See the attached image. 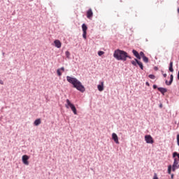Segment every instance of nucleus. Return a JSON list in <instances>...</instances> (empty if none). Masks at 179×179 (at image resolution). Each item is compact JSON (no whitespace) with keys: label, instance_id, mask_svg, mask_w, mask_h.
<instances>
[{"label":"nucleus","instance_id":"obj_14","mask_svg":"<svg viewBox=\"0 0 179 179\" xmlns=\"http://www.w3.org/2000/svg\"><path fill=\"white\" fill-rule=\"evenodd\" d=\"M169 70L171 72H173L174 71V69H173V62H170Z\"/></svg>","mask_w":179,"mask_h":179},{"label":"nucleus","instance_id":"obj_11","mask_svg":"<svg viewBox=\"0 0 179 179\" xmlns=\"http://www.w3.org/2000/svg\"><path fill=\"white\" fill-rule=\"evenodd\" d=\"M132 52L134 54V55L138 58V59H141V57L140 56L139 53L138 51H136V50H132Z\"/></svg>","mask_w":179,"mask_h":179},{"label":"nucleus","instance_id":"obj_5","mask_svg":"<svg viewBox=\"0 0 179 179\" xmlns=\"http://www.w3.org/2000/svg\"><path fill=\"white\" fill-rule=\"evenodd\" d=\"M29 159V157L27 155H24L22 157V162L24 165H29V162L28 161Z\"/></svg>","mask_w":179,"mask_h":179},{"label":"nucleus","instance_id":"obj_16","mask_svg":"<svg viewBox=\"0 0 179 179\" xmlns=\"http://www.w3.org/2000/svg\"><path fill=\"white\" fill-rule=\"evenodd\" d=\"M178 164H179V159H178L177 158H175L173 166L179 167Z\"/></svg>","mask_w":179,"mask_h":179},{"label":"nucleus","instance_id":"obj_7","mask_svg":"<svg viewBox=\"0 0 179 179\" xmlns=\"http://www.w3.org/2000/svg\"><path fill=\"white\" fill-rule=\"evenodd\" d=\"M93 17V12L92 9H89L87 12V17L89 19L92 18Z\"/></svg>","mask_w":179,"mask_h":179},{"label":"nucleus","instance_id":"obj_18","mask_svg":"<svg viewBox=\"0 0 179 179\" xmlns=\"http://www.w3.org/2000/svg\"><path fill=\"white\" fill-rule=\"evenodd\" d=\"M143 58V61L145 63H148L149 62V59L146 57V56H144Z\"/></svg>","mask_w":179,"mask_h":179},{"label":"nucleus","instance_id":"obj_19","mask_svg":"<svg viewBox=\"0 0 179 179\" xmlns=\"http://www.w3.org/2000/svg\"><path fill=\"white\" fill-rule=\"evenodd\" d=\"M171 171H172V166L170 165L168 166V173L171 174Z\"/></svg>","mask_w":179,"mask_h":179},{"label":"nucleus","instance_id":"obj_31","mask_svg":"<svg viewBox=\"0 0 179 179\" xmlns=\"http://www.w3.org/2000/svg\"><path fill=\"white\" fill-rule=\"evenodd\" d=\"M59 71H65V69H64V67H62L61 69H59Z\"/></svg>","mask_w":179,"mask_h":179},{"label":"nucleus","instance_id":"obj_35","mask_svg":"<svg viewBox=\"0 0 179 179\" xmlns=\"http://www.w3.org/2000/svg\"><path fill=\"white\" fill-rule=\"evenodd\" d=\"M0 84L3 85V82L0 80Z\"/></svg>","mask_w":179,"mask_h":179},{"label":"nucleus","instance_id":"obj_24","mask_svg":"<svg viewBox=\"0 0 179 179\" xmlns=\"http://www.w3.org/2000/svg\"><path fill=\"white\" fill-rule=\"evenodd\" d=\"M57 75H58L59 76H61L62 75V73H61L60 69H57Z\"/></svg>","mask_w":179,"mask_h":179},{"label":"nucleus","instance_id":"obj_10","mask_svg":"<svg viewBox=\"0 0 179 179\" xmlns=\"http://www.w3.org/2000/svg\"><path fill=\"white\" fill-rule=\"evenodd\" d=\"M173 75L171 74V76H170V81L169 83L168 82V80H166V85H171L173 82Z\"/></svg>","mask_w":179,"mask_h":179},{"label":"nucleus","instance_id":"obj_34","mask_svg":"<svg viewBox=\"0 0 179 179\" xmlns=\"http://www.w3.org/2000/svg\"><path fill=\"white\" fill-rule=\"evenodd\" d=\"M174 178V174H171V179H173Z\"/></svg>","mask_w":179,"mask_h":179},{"label":"nucleus","instance_id":"obj_12","mask_svg":"<svg viewBox=\"0 0 179 179\" xmlns=\"http://www.w3.org/2000/svg\"><path fill=\"white\" fill-rule=\"evenodd\" d=\"M157 90L163 94L164 95L165 93L168 92V90L166 88L163 87H159Z\"/></svg>","mask_w":179,"mask_h":179},{"label":"nucleus","instance_id":"obj_6","mask_svg":"<svg viewBox=\"0 0 179 179\" xmlns=\"http://www.w3.org/2000/svg\"><path fill=\"white\" fill-rule=\"evenodd\" d=\"M112 139L114 141L115 143L120 144L119 138L117 134L115 133L112 134Z\"/></svg>","mask_w":179,"mask_h":179},{"label":"nucleus","instance_id":"obj_22","mask_svg":"<svg viewBox=\"0 0 179 179\" xmlns=\"http://www.w3.org/2000/svg\"><path fill=\"white\" fill-rule=\"evenodd\" d=\"M105 54V52H103V51H99L98 52V55L99 56H101V55H104Z\"/></svg>","mask_w":179,"mask_h":179},{"label":"nucleus","instance_id":"obj_17","mask_svg":"<svg viewBox=\"0 0 179 179\" xmlns=\"http://www.w3.org/2000/svg\"><path fill=\"white\" fill-rule=\"evenodd\" d=\"M87 26L85 24H83L82 25V30H83V32H87Z\"/></svg>","mask_w":179,"mask_h":179},{"label":"nucleus","instance_id":"obj_1","mask_svg":"<svg viewBox=\"0 0 179 179\" xmlns=\"http://www.w3.org/2000/svg\"><path fill=\"white\" fill-rule=\"evenodd\" d=\"M66 80L69 83H71L73 87L76 88L78 91H80L81 92H84L85 91V87L76 78L66 76Z\"/></svg>","mask_w":179,"mask_h":179},{"label":"nucleus","instance_id":"obj_26","mask_svg":"<svg viewBox=\"0 0 179 179\" xmlns=\"http://www.w3.org/2000/svg\"><path fill=\"white\" fill-rule=\"evenodd\" d=\"M148 77L151 79H155L156 78V76H154V75H149Z\"/></svg>","mask_w":179,"mask_h":179},{"label":"nucleus","instance_id":"obj_21","mask_svg":"<svg viewBox=\"0 0 179 179\" xmlns=\"http://www.w3.org/2000/svg\"><path fill=\"white\" fill-rule=\"evenodd\" d=\"M131 64H133L135 66H137V65H138V63L136 60L131 61Z\"/></svg>","mask_w":179,"mask_h":179},{"label":"nucleus","instance_id":"obj_15","mask_svg":"<svg viewBox=\"0 0 179 179\" xmlns=\"http://www.w3.org/2000/svg\"><path fill=\"white\" fill-rule=\"evenodd\" d=\"M41 124V120L40 118L34 121V124L35 126H38V125H40Z\"/></svg>","mask_w":179,"mask_h":179},{"label":"nucleus","instance_id":"obj_13","mask_svg":"<svg viewBox=\"0 0 179 179\" xmlns=\"http://www.w3.org/2000/svg\"><path fill=\"white\" fill-rule=\"evenodd\" d=\"M134 60L137 62V64L139 66L141 69L143 70L144 69L143 64L141 62H140L138 59H135Z\"/></svg>","mask_w":179,"mask_h":179},{"label":"nucleus","instance_id":"obj_8","mask_svg":"<svg viewBox=\"0 0 179 179\" xmlns=\"http://www.w3.org/2000/svg\"><path fill=\"white\" fill-rule=\"evenodd\" d=\"M54 43H55V46L57 48H60L62 47V43L59 40H55L54 41Z\"/></svg>","mask_w":179,"mask_h":179},{"label":"nucleus","instance_id":"obj_37","mask_svg":"<svg viewBox=\"0 0 179 179\" xmlns=\"http://www.w3.org/2000/svg\"><path fill=\"white\" fill-rule=\"evenodd\" d=\"M146 85H150L149 83H146Z\"/></svg>","mask_w":179,"mask_h":179},{"label":"nucleus","instance_id":"obj_20","mask_svg":"<svg viewBox=\"0 0 179 179\" xmlns=\"http://www.w3.org/2000/svg\"><path fill=\"white\" fill-rule=\"evenodd\" d=\"M83 38L86 40L87 39V32L83 31Z\"/></svg>","mask_w":179,"mask_h":179},{"label":"nucleus","instance_id":"obj_32","mask_svg":"<svg viewBox=\"0 0 179 179\" xmlns=\"http://www.w3.org/2000/svg\"><path fill=\"white\" fill-rule=\"evenodd\" d=\"M157 85H153V89H157Z\"/></svg>","mask_w":179,"mask_h":179},{"label":"nucleus","instance_id":"obj_39","mask_svg":"<svg viewBox=\"0 0 179 179\" xmlns=\"http://www.w3.org/2000/svg\"><path fill=\"white\" fill-rule=\"evenodd\" d=\"M178 13H179V8H178Z\"/></svg>","mask_w":179,"mask_h":179},{"label":"nucleus","instance_id":"obj_36","mask_svg":"<svg viewBox=\"0 0 179 179\" xmlns=\"http://www.w3.org/2000/svg\"><path fill=\"white\" fill-rule=\"evenodd\" d=\"M178 79L179 80V71H178Z\"/></svg>","mask_w":179,"mask_h":179},{"label":"nucleus","instance_id":"obj_2","mask_svg":"<svg viewBox=\"0 0 179 179\" xmlns=\"http://www.w3.org/2000/svg\"><path fill=\"white\" fill-rule=\"evenodd\" d=\"M113 57L116 58L117 60L126 61L127 58L129 57L131 59V57L128 55V53L125 51L117 50L114 52Z\"/></svg>","mask_w":179,"mask_h":179},{"label":"nucleus","instance_id":"obj_3","mask_svg":"<svg viewBox=\"0 0 179 179\" xmlns=\"http://www.w3.org/2000/svg\"><path fill=\"white\" fill-rule=\"evenodd\" d=\"M66 103L65 104V107H66V108H70L71 110L73 111V114H74V115H77V114H78V113H77V109H76L75 105L73 104V103L70 101L69 99H66Z\"/></svg>","mask_w":179,"mask_h":179},{"label":"nucleus","instance_id":"obj_23","mask_svg":"<svg viewBox=\"0 0 179 179\" xmlns=\"http://www.w3.org/2000/svg\"><path fill=\"white\" fill-rule=\"evenodd\" d=\"M65 54H66V57H70V55H71V53H70V52H69V51H66V52H65Z\"/></svg>","mask_w":179,"mask_h":179},{"label":"nucleus","instance_id":"obj_27","mask_svg":"<svg viewBox=\"0 0 179 179\" xmlns=\"http://www.w3.org/2000/svg\"><path fill=\"white\" fill-rule=\"evenodd\" d=\"M179 168L178 166H174L173 165L172 166V171H176V169Z\"/></svg>","mask_w":179,"mask_h":179},{"label":"nucleus","instance_id":"obj_28","mask_svg":"<svg viewBox=\"0 0 179 179\" xmlns=\"http://www.w3.org/2000/svg\"><path fill=\"white\" fill-rule=\"evenodd\" d=\"M153 179H159V178H158V176H157V173H155V175H154V176H153Z\"/></svg>","mask_w":179,"mask_h":179},{"label":"nucleus","instance_id":"obj_30","mask_svg":"<svg viewBox=\"0 0 179 179\" xmlns=\"http://www.w3.org/2000/svg\"><path fill=\"white\" fill-rule=\"evenodd\" d=\"M177 143L179 145V134L177 135Z\"/></svg>","mask_w":179,"mask_h":179},{"label":"nucleus","instance_id":"obj_25","mask_svg":"<svg viewBox=\"0 0 179 179\" xmlns=\"http://www.w3.org/2000/svg\"><path fill=\"white\" fill-rule=\"evenodd\" d=\"M139 55H140V57L141 56L142 58H143V57H145V53H144L143 52H141L139 53Z\"/></svg>","mask_w":179,"mask_h":179},{"label":"nucleus","instance_id":"obj_9","mask_svg":"<svg viewBox=\"0 0 179 179\" xmlns=\"http://www.w3.org/2000/svg\"><path fill=\"white\" fill-rule=\"evenodd\" d=\"M97 89L99 91L102 92L104 90V82H101V85L97 86Z\"/></svg>","mask_w":179,"mask_h":179},{"label":"nucleus","instance_id":"obj_4","mask_svg":"<svg viewBox=\"0 0 179 179\" xmlns=\"http://www.w3.org/2000/svg\"><path fill=\"white\" fill-rule=\"evenodd\" d=\"M145 141H146L147 143L153 144L155 143L154 138L151 135H145Z\"/></svg>","mask_w":179,"mask_h":179},{"label":"nucleus","instance_id":"obj_38","mask_svg":"<svg viewBox=\"0 0 179 179\" xmlns=\"http://www.w3.org/2000/svg\"><path fill=\"white\" fill-rule=\"evenodd\" d=\"M177 157H178V159H179V154L178 153V155H177Z\"/></svg>","mask_w":179,"mask_h":179},{"label":"nucleus","instance_id":"obj_33","mask_svg":"<svg viewBox=\"0 0 179 179\" xmlns=\"http://www.w3.org/2000/svg\"><path fill=\"white\" fill-rule=\"evenodd\" d=\"M163 76H164V78H166V77H167V74H166V73H164V74H163Z\"/></svg>","mask_w":179,"mask_h":179},{"label":"nucleus","instance_id":"obj_29","mask_svg":"<svg viewBox=\"0 0 179 179\" xmlns=\"http://www.w3.org/2000/svg\"><path fill=\"white\" fill-rule=\"evenodd\" d=\"M178 152H173V157H176V156H178Z\"/></svg>","mask_w":179,"mask_h":179}]
</instances>
